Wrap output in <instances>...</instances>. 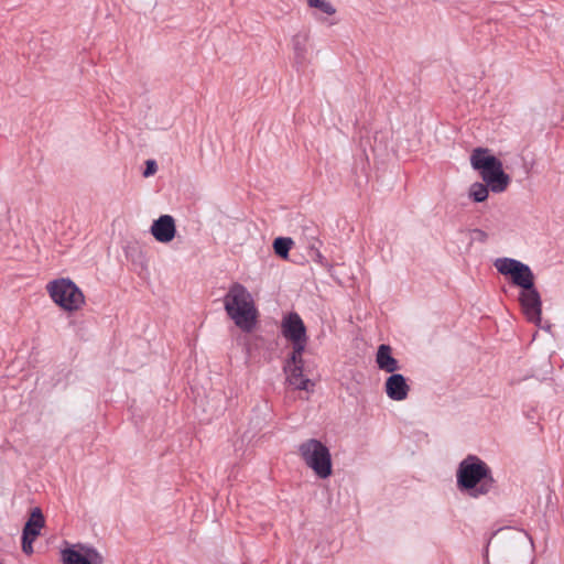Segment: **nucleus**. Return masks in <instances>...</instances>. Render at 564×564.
Returning a JSON list of instances; mask_svg holds the SVG:
<instances>
[{"label":"nucleus","instance_id":"1","mask_svg":"<svg viewBox=\"0 0 564 564\" xmlns=\"http://www.w3.org/2000/svg\"><path fill=\"white\" fill-rule=\"evenodd\" d=\"M457 487L470 497L487 495L494 487V478L489 466L476 455H468L457 468Z\"/></svg>","mask_w":564,"mask_h":564},{"label":"nucleus","instance_id":"2","mask_svg":"<svg viewBox=\"0 0 564 564\" xmlns=\"http://www.w3.org/2000/svg\"><path fill=\"white\" fill-rule=\"evenodd\" d=\"M227 315L243 332H251L257 323L258 311L250 292L241 283L235 282L229 286L224 297Z\"/></svg>","mask_w":564,"mask_h":564},{"label":"nucleus","instance_id":"3","mask_svg":"<svg viewBox=\"0 0 564 564\" xmlns=\"http://www.w3.org/2000/svg\"><path fill=\"white\" fill-rule=\"evenodd\" d=\"M471 167L479 172L484 183L494 193H502L510 184V176L503 172L502 162L490 154L487 148H476L470 154Z\"/></svg>","mask_w":564,"mask_h":564},{"label":"nucleus","instance_id":"4","mask_svg":"<svg viewBox=\"0 0 564 564\" xmlns=\"http://www.w3.org/2000/svg\"><path fill=\"white\" fill-rule=\"evenodd\" d=\"M299 454L305 465L321 479L333 473L332 455L328 447L319 440L308 438L299 445Z\"/></svg>","mask_w":564,"mask_h":564},{"label":"nucleus","instance_id":"5","mask_svg":"<svg viewBox=\"0 0 564 564\" xmlns=\"http://www.w3.org/2000/svg\"><path fill=\"white\" fill-rule=\"evenodd\" d=\"M46 291L52 301L66 312H75L85 304V295L70 279L61 278L50 281Z\"/></svg>","mask_w":564,"mask_h":564},{"label":"nucleus","instance_id":"6","mask_svg":"<svg viewBox=\"0 0 564 564\" xmlns=\"http://www.w3.org/2000/svg\"><path fill=\"white\" fill-rule=\"evenodd\" d=\"M519 302L527 319L541 327L542 300L536 288L521 291L519 293Z\"/></svg>","mask_w":564,"mask_h":564},{"label":"nucleus","instance_id":"7","mask_svg":"<svg viewBox=\"0 0 564 564\" xmlns=\"http://www.w3.org/2000/svg\"><path fill=\"white\" fill-rule=\"evenodd\" d=\"M45 520L40 508H34L22 531V551L26 555L33 553V542L40 535Z\"/></svg>","mask_w":564,"mask_h":564},{"label":"nucleus","instance_id":"8","mask_svg":"<svg viewBox=\"0 0 564 564\" xmlns=\"http://www.w3.org/2000/svg\"><path fill=\"white\" fill-rule=\"evenodd\" d=\"M283 371L286 377V382L295 390L312 392L314 382L304 375V362L297 364L285 361Z\"/></svg>","mask_w":564,"mask_h":564},{"label":"nucleus","instance_id":"9","mask_svg":"<svg viewBox=\"0 0 564 564\" xmlns=\"http://www.w3.org/2000/svg\"><path fill=\"white\" fill-rule=\"evenodd\" d=\"M63 564H102L104 558L94 547L80 546V551L65 549L62 551Z\"/></svg>","mask_w":564,"mask_h":564},{"label":"nucleus","instance_id":"10","mask_svg":"<svg viewBox=\"0 0 564 564\" xmlns=\"http://www.w3.org/2000/svg\"><path fill=\"white\" fill-rule=\"evenodd\" d=\"M151 234L156 241L167 243L172 241L176 234L175 220L170 215H162L155 219L151 226Z\"/></svg>","mask_w":564,"mask_h":564},{"label":"nucleus","instance_id":"11","mask_svg":"<svg viewBox=\"0 0 564 564\" xmlns=\"http://www.w3.org/2000/svg\"><path fill=\"white\" fill-rule=\"evenodd\" d=\"M281 333L288 340H299L306 336V327L297 313H289L282 319Z\"/></svg>","mask_w":564,"mask_h":564},{"label":"nucleus","instance_id":"12","mask_svg":"<svg viewBox=\"0 0 564 564\" xmlns=\"http://www.w3.org/2000/svg\"><path fill=\"white\" fill-rule=\"evenodd\" d=\"M310 37L311 35L308 30H301L291 39L294 63L296 66H305L308 62Z\"/></svg>","mask_w":564,"mask_h":564},{"label":"nucleus","instance_id":"13","mask_svg":"<svg viewBox=\"0 0 564 564\" xmlns=\"http://www.w3.org/2000/svg\"><path fill=\"white\" fill-rule=\"evenodd\" d=\"M410 387L401 373H392L386 380V393L393 401H403L408 398Z\"/></svg>","mask_w":564,"mask_h":564},{"label":"nucleus","instance_id":"14","mask_svg":"<svg viewBox=\"0 0 564 564\" xmlns=\"http://www.w3.org/2000/svg\"><path fill=\"white\" fill-rule=\"evenodd\" d=\"M379 369L393 373L399 369L398 360L391 355V347L389 345H380L376 357Z\"/></svg>","mask_w":564,"mask_h":564},{"label":"nucleus","instance_id":"15","mask_svg":"<svg viewBox=\"0 0 564 564\" xmlns=\"http://www.w3.org/2000/svg\"><path fill=\"white\" fill-rule=\"evenodd\" d=\"M513 284L521 288V291L529 290L534 286V274L530 267L525 263H521L517 271L511 276Z\"/></svg>","mask_w":564,"mask_h":564},{"label":"nucleus","instance_id":"16","mask_svg":"<svg viewBox=\"0 0 564 564\" xmlns=\"http://www.w3.org/2000/svg\"><path fill=\"white\" fill-rule=\"evenodd\" d=\"M521 263L512 258H499L495 261V268L500 274L512 276Z\"/></svg>","mask_w":564,"mask_h":564},{"label":"nucleus","instance_id":"17","mask_svg":"<svg viewBox=\"0 0 564 564\" xmlns=\"http://www.w3.org/2000/svg\"><path fill=\"white\" fill-rule=\"evenodd\" d=\"M489 186L486 183L475 182L469 187V197L476 203H482L489 194Z\"/></svg>","mask_w":564,"mask_h":564},{"label":"nucleus","instance_id":"18","mask_svg":"<svg viewBox=\"0 0 564 564\" xmlns=\"http://www.w3.org/2000/svg\"><path fill=\"white\" fill-rule=\"evenodd\" d=\"M291 343H292V352L285 361H292V362H297V364L304 362L303 352L305 350L307 337H303L299 340H292Z\"/></svg>","mask_w":564,"mask_h":564},{"label":"nucleus","instance_id":"19","mask_svg":"<svg viewBox=\"0 0 564 564\" xmlns=\"http://www.w3.org/2000/svg\"><path fill=\"white\" fill-rule=\"evenodd\" d=\"M293 243V240L289 237H278L273 241L274 252L281 258L286 259Z\"/></svg>","mask_w":564,"mask_h":564},{"label":"nucleus","instance_id":"20","mask_svg":"<svg viewBox=\"0 0 564 564\" xmlns=\"http://www.w3.org/2000/svg\"><path fill=\"white\" fill-rule=\"evenodd\" d=\"M307 4L310 8L317 9L327 15L336 13V8L327 0H307Z\"/></svg>","mask_w":564,"mask_h":564},{"label":"nucleus","instance_id":"21","mask_svg":"<svg viewBox=\"0 0 564 564\" xmlns=\"http://www.w3.org/2000/svg\"><path fill=\"white\" fill-rule=\"evenodd\" d=\"M471 234V242L478 241V242H486L488 239V234L484 231L482 229H473L470 230Z\"/></svg>","mask_w":564,"mask_h":564},{"label":"nucleus","instance_id":"22","mask_svg":"<svg viewBox=\"0 0 564 564\" xmlns=\"http://www.w3.org/2000/svg\"><path fill=\"white\" fill-rule=\"evenodd\" d=\"M158 171V164L154 160H148L145 162V170L143 172L144 177H149L151 175H154Z\"/></svg>","mask_w":564,"mask_h":564}]
</instances>
